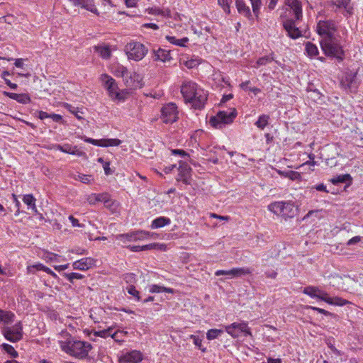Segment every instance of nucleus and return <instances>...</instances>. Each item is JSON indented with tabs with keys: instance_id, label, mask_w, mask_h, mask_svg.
<instances>
[{
	"instance_id": "6e6d98bb",
	"label": "nucleus",
	"mask_w": 363,
	"mask_h": 363,
	"mask_svg": "<svg viewBox=\"0 0 363 363\" xmlns=\"http://www.w3.org/2000/svg\"><path fill=\"white\" fill-rule=\"evenodd\" d=\"M231 0H218V4L223 7V9L226 10H230L229 4Z\"/></svg>"
},
{
	"instance_id": "58836bf2",
	"label": "nucleus",
	"mask_w": 363,
	"mask_h": 363,
	"mask_svg": "<svg viewBox=\"0 0 363 363\" xmlns=\"http://www.w3.org/2000/svg\"><path fill=\"white\" fill-rule=\"evenodd\" d=\"M121 143L119 139H101V147L118 146Z\"/></svg>"
},
{
	"instance_id": "a18cd8bd",
	"label": "nucleus",
	"mask_w": 363,
	"mask_h": 363,
	"mask_svg": "<svg viewBox=\"0 0 363 363\" xmlns=\"http://www.w3.org/2000/svg\"><path fill=\"white\" fill-rule=\"evenodd\" d=\"M76 179L80 181L81 182L84 184H89L91 181L94 180L91 175H87L84 174H79L77 175V178Z\"/></svg>"
},
{
	"instance_id": "7ed1b4c3",
	"label": "nucleus",
	"mask_w": 363,
	"mask_h": 363,
	"mask_svg": "<svg viewBox=\"0 0 363 363\" xmlns=\"http://www.w3.org/2000/svg\"><path fill=\"white\" fill-rule=\"evenodd\" d=\"M91 349L92 346L89 342L80 340L69 341L62 346V350L65 352L79 359L86 357Z\"/></svg>"
},
{
	"instance_id": "423d86ee",
	"label": "nucleus",
	"mask_w": 363,
	"mask_h": 363,
	"mask_svg": "<svg viewBox=\"0 0 363 363\" xmlns=\"http://www.w3.org/2000/svg\"><path fill=\"white\" fill-rule=\"evenodd\" d=\"M128 57L135 61L142 60L147 53V48L139 42H130L125 47Z\"/></svg>"
},
{
	"instance_id": "cd10ccee",
	"label": "nucleus",
	"mask_w": 363,
	"mask_h": 363,
	"mask_svg": "<svg viewBox=\"0 0 363 363\" xmlns=\"http://www.w3.org/2000/svg\"><path fill=\"white\" fill-rule=\"evenodd\" d=\"M14 317L15 315L12 312L0 309V323H4V324L11 323L13 321Z\"/></svg>"
},
{
	"instance_id": "338daca9",
	"label": "nucleus",
	"mask_w": 363,
	"mask_h": 363,
	"mask_svg": "<svg viewBox=\"0 0 363 363\" xmlns=\"http://www.w3.org/2000/svg\"><path fill=\"white\" fill-rule=\"evenodd\" d=\"M160 245L157 243H152L149 245H143L142 248H143V250H150L152 249L157 248Z\"/></svg>"
},
{
	"instance_id": "473e14b6",
	"label": "nucleus",
	"mask_w": 363,
	"mask_h": 363,
	"mask_svg": "<svg viewBox=\"0 0 363 363\" xmlns=\"http://www.w3.org/2000/svg\"><path fill=\"white\" fill-rule=\"evenodd\" d=\"M269 116L262 114L259 116L258 120L255 122V125L259 129L263 130L269 124Z\"/></svg>"
},
{
	"instance_id": "dca6fc26",
	"label": "nucleus",
	"mask_w": 363,
	"mask_h": 363,
	"mask_svg": "<svg viewBox=\"0 0 363 363\" xmlns=\"http://www.w3.org/2000/svg\"><path fill=\"white\" fill-rule=\"evenodd\" d=\"M143 359V354L138 350L124 353L120 358L121 363H138Z\"/></svg>"
},
{
	"instance_id": "b1692460",
	"label": "nucleus",
	"mask_w": 363,
	"mask_h": 363,
	"mask_svg": "<svg viewBox=\"0 0 363 363\" xmlns=\"http://www.w3.org/2000/svg\"><path fill=\"white\" fill-rule=\"evenodd\" d=\"M235 5L238 12L248 18L252 17L249 6H246L244 0H235Z\"/></svg>"
},
{
	"instance_id": "20e7f679",
	"label": "nucleus",
	"mask_w": 363,
	"mask_h": 363,
	"mask_svg": "<svg viewBox=\"0 0 363 363\" xmlns=\"http://www.w3.org/2000/svg\"><path fill=\"white\" fill-rule=\"evenodd\" d=\"M268 209L284 219L294 218L296 215V209L291 202H274L268 206Z\"/></svg>"
},
{
	"instance_id": "680f3d73",
	"label": "nucleus",
	"mask_w": 363,
	"mask_h": 363,
	"mask_svg": "<svg viewBox=\"0 0 363 363\" xmlns=\"http://www.w3.org/2000/svg\"><path fill=\"white\" fill-rule=\"evenodd\" d=\"M84 141H86V142H87L89 143H91L92 145L101 147V140H96V139H93V138H86L84 140Z\"/></svg>"
},
{
	"instance_id": "2eb2a0df",
	"label": "nucleus",
	"mask_w": 363,
	"mask_h": 363,
	"mask_svg": "<svg viewBox=\"0 0 363 363\" xmlns=\"http://www.w3.org/2000/svg\"><path fill=\"white\" fill-rule=\"evenodd\" d=\"M88 202L91 205H94L96 202H103L106 207L111 206L112 201L111 196L107 193L92 194L87 199Z\"/></svg>"
},
{
	"instance_id": "de8ad7c7",
	"label": "nucleus",
	"mask_w": 363,
	"mask_h": 363,
	"mask_svg": "<svg viewBox=\"0 0 363 363\" xmlns=\"http://www.w3.org/2000/svg\"><path fill=\"white\" fill-rule=\"evenodd\" d=\"M252 3V11L256 17H258L259 9L261 6V0H250Z\"/></svg>"
},
{
	"instance_id": "f704fd0d",
	"label": "nucleus",
	"mask_w": 363,
	"mask_h": 363,
	"mask_svg": "<svg viewBox=\"0 0 363 363\" xmlns=\"http://www.w3.org/2000/svg\"><path fill=\"white\" fill-rule=\"evenodd\" d=\"M305 50L310 57H315L318 54L317 46L311 42H307L305 44Z\"/></svg>"
},
{
	"instance_id": "7c9ffc66",
	"label": "nucleus",
	"mask_w": 363,
	"mask_h": 363,
	"mask_svg": "<svg viewBox=\"0 0 363 363\" xmlns=\"http://www.w3.org/2000/svg\"><path fill=\"white\" fill-rule=\"evenodd\" d=\"M325 302L328 303L330 305H335L339 306H343L348 303V301L345 299H343L340 297L330 298L328 296V294H326L325 298L324 300Z\"/></svg>"
},
{
	"instance_id": "4c0bfd02",
	"label": "nucleus",
	"mask_w": 363,
	"mask_h": 363,
	"mask_svg": "<svg viewBox=\"0 0 363 363\" xmlns=\"http://www.w3.org/2000/svg\"><path fill=\"white\" fill-rule=\"evenodd\" d=\"M108 91L110 96L114 99L121 100L122 98L121 97L120 93L118 91V86L115 82L113 84H110L109 87L106 89Z\"/></svg>"
},
{
	"instance_id": "052dcab7",
	"label": "nucleus",
	"mask_w": 363,
	"mask_h": 363,
	"mask_svg": "<svg viewBox=\"0 0 363 363\" xmlns=\"http://www.w3.org/2000/svg\"><path fill=\"white\" fill-rule=\"evenodd\" d=\"M266 277L270 278V279H276L277 277V272L274 270H269L265 272L264 273Z\"/></svg>"
},
{
	"instance_id": "f8f14e48",
	"label": "nucleus",
	"mask_w": 363,
	"mask_h": 363,
	"mask_svg": "<svg viewBox=\"0 0 363 363\" xmlns=\"http://www.w3.org/2000/svg\"><path fill=\"white\" fill-rule=\"evenodd\" d=\"M331 5L335 7V11H340L345 16L353 13L351 0H331Z\"/></svg>"
},
{
	"instance_id": "aec40b11",
	"label": "nucleus",
	"mask_w": 363,
	"mask_h": 363,
	"mask_svg": "<svg viewBox=\"0 0 363 363\" xmlns=\"http://www.w3.org/2000/svg\"><path fill=\"white\" fill-rule=\"evenodd\" d=\"M340 84L345 89H352L357 87L356 74L353 73L347 74L341 80Z\"/></svg>"
},
{
	"instance_id": "69168bd1",
	"label": "nucleus",
	"mask_w": 363,
	"mask_h": 363,
	"mask_svg": "<svg viewBox=\"0 0 363 363\" xmlns=\"http://www.w3.org/2000/svg\"><path fill=\"white\" fill-rule=\"evenodd\" d=\"M109 165H110V162H106L104 164L103 167H104V172H105L106 175H110V174H111L113 173V172L111 171V169L109 167Z\"/></svg>"
},
{
	"instance_id": "c85d7f7f",
	"label": "nucleus",
	"mask_w": 363,
	"mask_h": 363,
	"mask_svg": "<svg viewBox=\"0 0 363 363\" xmlns=\"http://www.w3.org/2000/svg\"><path fill=\"white\" fill-rule=\"evenodd\" d=\"M352 178L349 174H340L337 177L332 178L330 181L333 184H337L340 183H348L350 185L352 183Z\"/></svg>"
},
{
	"instance_id": "864d4df0",
	"label": "nucleus",
	"mask_w": 363,
	"mask_h": 363,
	"mask_svg": "<svg viewBox=\"0 0 363 363\" xmlns=\"http://www.w3.org/2000/svg\"><path fill=\"white\" fill-rule=\"evenodd\" d=\"M123 279L129 284L135 282V274L133 273H126L123 275Z\"/></svg>"
},
{
	"instance_id": "9d476101",
	"label": "nucleus",
	"mask_w": 363,
	"mask_h": 363,
	"mask_svg": "<svg viewBox=\"0 0 363 363\" xmlns=\"http://www.w3.org/2000/svg\"><path fill=\"white\" fill-rule=\"evenodd\" d=\"M4 335L10 342H16L19 341L23 337L21 323L19 322L11 328H6L4 331Z\"/></svg>"
},
{
	"instance_id": "9b49d317",
	"label": "nucleus",
	"mask_w": 363,
	"mask_h": 363,
	"mask_svg": "<svg viewBox=\"0 0 363 363\" xmlns=\"http://www.w3.org/2000/svg\"><path fill=\"white\" fill-rule=\"evenodd\" d=\"M252 270L248 267L233 268L230 270H217L215 275L218 277L221 275H226L230 279L238 278L242 276L248 275L252 274Z\"/></svg>"
},
{
	"instance_id": "412c9836",
	"label": "nucleus",
	"mask_w": 363,
	"mask_h": 363,
	"mask_svg": "<svg viewBox=\"0 0 363 363\" xmlns=\"http://www.w3.org/2000/svg\"><path fill=\"white\" fill-rule=\"evenodd\" d=\"M56 149L61 152L77 156H83L85 155L84 152L79 150L76 146L72 147L69 144H65L63 145H57Z\"/></svg>"
},
{
	"instance_id": "72a5a7b5",
	"label": "nucleus",
	"mask_w": 363,
	"mask_h": 363,
	"mask_svg": "<svg viewBox=\"0 0 363 363\" xmlns=\"http://www.w3.org/2000/svg\"><path fill=\"white\" fill-rule=\"evenodd\" d=\"M149 291L150 293H161V292H166V293H170V294L174 293V290L172 289L160 286V285H157V284L151 285L150 286Z\"/></svg>"
},
{
	"instance_id": "a878e982",
	"label": "nucleus",
	"mask_w": 363,
	"mask_h": 363,
	"mask_svg": "<svg viewBox=\"0 0 363 363\" xmlns=\"http://www.w3.org/2000/svg\"><path fill=\"white\" fill-rule=\"evenodd\" d=\"M171 223V220L167 217H158L154 219L151 223V228L152 229L160 228L169 225Z\"/></svg>"
},
{
	"instance_id": "6e6552de",
	"label": "nucleus",
	"mask_w": 363,
	"mask_h": 363,
	"mask_svg": "<svg viewBox=\"0 0 363 363\" xmlns=\"http://www.w3.org/2000/svg\"><path fill=\"white\" fill-rule=\"evenodd\" d=\"M337 24L334 21H320L317 25L318 33L323 38L335 37L337 30Z\"/></svg>"
},
{
	"instance_id": "a19ab883",
	"label": "nucleus",
	"mask_w": 363,
	"mask_h": 363,
	"mask_svg": "<svg viewBox=\"0 0 363 363\" xmlns=\"http://www.w3.org/2000/svg\"><path fill=\"white\" fill-rule=\"evenodd\" d=\"M223 333V331L222 330L211 329V330H208V332L206 333V338L208 340H214V339L217 338L218 336H220Z\"/></svg>"
},
{
	"instance_id": "e2e57ef3",
	"label": "nucleus",
	"mask_w": 363,
	"mask_h": 363,
	"mask_svg": "<svg viewBox=\"0 0 363 363\" xmlns=\"http://www.w3.org/2000/svg\"><path fill=\"white\" fill-rule=\"evenodd\" d=\"M312 189H315L318 191L328 192V191L326 189V186L323 183L317 184L315 186H313Z\"/></svg>"
},
{
	"instance_id": "c9c22d12",
	"label": "nucleus",
	"mask_w": 363,
	"mask_h": 363,
	"mask_svg": "<svg viewBox=\"0 0 363 363\" xmlns=\"http://www.w3.org/2000/svg\"><path fill=\"white\" fill-rule=\"evenodd\" d=\"M81 7L96 15L99 14L98 9L95 7L94 0H84Z\"/></svg>"
},
{
	"instance_id": "bf43d9fd",
	"label": "nucleus",
	"mask_w": 363,
	"mask_h": 363,
	"mask_svg": "<svg viewBox=\"0 0 363 363\" xmlns=\"http://www.w3.org/2000/svg\"><path fill=\"white\" fill-rule=\"evenodd\" d=\"M69 220L72 223V226L74 227H83L84 225L79 223V220L75 218L73 216H69Z\"/></svg>"
},
{
	"instance_id": "2f4dec72",
	"label": "nucleus",
	"mask_w": 363,
	"mask_h": 363,
	"mask_svg": "<svg viewBox=\"0 0 363 363\" xmlns=\"http://www.w3.org/2000/svg\"><path fill=\"white\" fill-rule=\"evenodd\" d=\"M95 51L104 59H108L111 57V49L108 45H98L94 47Z\"/></svg>"
},
{
	"instance_id": "37998d69",
	"label": "nucleus",
	"mask_w": 363,
	"mask_h": 363,
	"mask_svg": "<svg viewBox=\"0 0 363 363\" xmlns=\"http://www.w3.org/2000/svg\"><path fill=\"white\" fill-rule=\"evenodd\" d=\"M190 338L193 340L194 345L198 347V348L203 352L206 351V348L202 347V340L199 337L194 335H191Z\"/></svg>"
},
{
	"instance_id": "1a4fd4ad",
	"label": "nucleus",
	"mask_w": 363,
	"mask_h": 363,
	"mask_svg": "<svg viewBox=\"0 0 363 363\" xmlns=\"http://www.w3.org/2000/svg\"><path fill=\"white\" fill-rule=\"evenodd\" d=\"M225 331L234 338L238 337L241 333H243L245 336H252L250 329L245 322L233 323L227 325Z\"/></svg>"
},
{
	"instance_id": "774afa93",
	"label": "nucleus",
	"mask_w": 363,
	"mask_h": 363,
	"mask_svg": "<svg viewBox=\"0 0 363 363\" xmlns=\"http://www.w3.org/2000/svg\"><path fill=\"white\" fill-rule=\"evenodd\" d=\"M360 240H361L360 236L353 237L352 238H351L350 240H348L347 245H354V244L359 242Z\"/></svg>"
},
{
	"instance_id": "e433bc0d",
	"label": "nucleus",
	"mask_w": 363,
	"mask_h": 363,
	"mask_svg": "<svg viewBox=\"0 0 363 363\" xmlns=\"http://www.w3.org/2000/svg\"><path fill=\"white\" fill-rule=\"evenodd\" d=\"M166 38L169 43H171L174 45H178V46H180V47H184L185 43L189 41V38L186 37L183 38L182 39H177L174 36L167 35Z\"/></svg>"
},
{
	"instance_id": "3c124183",
	"label": "nucleus",
	"mask_w": 363,
	"mask_h": 363,
	"mask_svg": "<svg viewBox=\"0 0 363 363\" xmlns=\"http://www.w3.org/2000/svg\"><path fill=\"white\" fill-rule=\"evenodd\" d=\"M126 334V333H123L122 331H116L113 333H111V337L116 341V342H122V337Z\"/></svg>"
},
{
	"instance_id": "39448f33",
	"label": "nucleus",
	"mask_w": 363,
	"mask_h": 363,
	"mask_svg": "<svg viewBox=\"0 0 363 363\" xmlns=\"http://www.w3.org/2000/svg\"><path fill=\"white\" fill-rule=\"evenodd\" d=\"M237 116L235 108L230 111H220L210 118L209 123L216 128H223L225 125L233 123Z\"/></svg>"
},
{
	"instance_id": "4468645a",
	"label": "nucleus",
	"mask_w": 363,
	"mask_h": 363,
	"mask_svg": "<svg viewBox=\"0 0 363 363\" xmlns=\"http://www.w3.org/2000/svg\"><path fill=\"white\" fill-rule=\"evenodd\" d=\"M283 27L287 32V35L292 39H297L301 36V32L296 27L295 21L293 19H286L283 21Z\"/></svg>"
},
{
	"instance_id": "8fccbe9b",
	"label": "nucleus",
	"mask_w": 363,
	"mask_h": 363,
	"mask_svg": "<svg viewBox=\"0 0 363 363\" xmlns=\"http://www.w3.org/2000/svg\"><path fill=\"white\" fill-rule=\"evenodd\" d=\"M273 60V58L269 57V56H264V57H260L258 59V60L257 61V66H262V65H265L271 62H272Z\"/></svg>"
},
{
	"instance_id": "ea45409f",
	"label": "nucleus",
	"mask_w": 363,
	"mask_h": 363,
	"mask_svg": "<svg viewBox=\"0 0 363 363\" xmlns=\"http://www.w3.org/2000/svg\"><path fill=\"white\" fill-rule=\"evenodd\" d=\"M1 347L6 352L9 354L12 357L16 358L18 357V353L16 351V350L12 345L4 343L1 345Z\"/></svg>"
},
{
	"instance_id": "ddd939ff",
	"label": "nucleus",
	"mask_w": 363,
	"mask_h": 363,
	"mask_svg": "<svg viewBox=\"0 0 363 363\" xmlns=\"http://www.w3.org/2000/svg\"><path fill=\"white\" fill-rule=\"evenodd\" d=\"M179 174L177 178V181H182L185 184H190L191 171V169L187 162L184 161L179 162V167L178 168Z\"/></svg>"
},
{
	"instance_id": "c756f323",
	"label": "nucleus",
	"mask_w": 363,
	"mask_h": 363,
	"mask_svg": "<svg viewBox=\"0 0 363 363\" xmlns=\"http://www.w3.org/2000/svg\"><path fill=\"white\" fill-rule=\"evenodd\" d=\"M277 172L280 176L289 178L292 181L298 180L301 179V174L298 172H295V171H292V170H287V171L278 170Z\"/></svg>"
},
{
	"instance_id": "a211bd4d",
	"label": "nucleus",
	"mask_w": 363,
	"mask_h": 363,
	"mask_svg": "<svg viewBox=\"0 0 363 363\" xmlns=\"http://www.w3.org/2000/svg\"><path fill=\"white\" fill-rule=\"evenodd\" d=\"M303 293L309 296L311 298H316L321 301L325 300L326 292L319 289L316 286H308L304 288Z\"/></svg>"
},
{
	"instance_id": "393cba45",
	"label": "nucleus",
	"mask_w": 363,
	"mask_h": 363,
	"mask_svg": "<svg viewBox=\"0 0 363 363\" xmlns=\"http://www.w3.org/2000/svg\"><path fill=\"white\" fill-rule=\"evenodd\" d=\"M154 53L155 60H160L162 62H166L172 59L169 51L162 48H159L157 50H154Z\"/></svg>"
},
{
	"instance_id": "0e129e2a",
	"label": "nucleus",
	"mask_w": 363,
	"mask_h": 363,
	"mask_svg": "<svg viewBox=\"0 0 363 363\" xmlns=\"http://www.w3.org/2000/svg\"><path fill=\"white\" fill-rule=\"evenodd\" d=\"M50 118L52 119L53 121L57 123L62 121V117L61 115L59 114L52 113L50 115Z\"/></svg>"
},
{
	"instance_id": "c03bdc74",
	"label": "nucleus",
	"mask_w": 363,
	"mask_h": 363,
	"mask_svg": "<svg viewBox=\"0 0 363 363\" xmlns=\"http://www.w3.org/2000/svg\"><path fill=\"white\" fill-rule=\"evenodd\" d=\"M102 82L104 84L105 87L107 89L110 84H113L116 81L111 77L107 74H102L101 77Z\"/></svg>"
},
{
	"instance_id": "f03ea898",
	"label": "nucleus",
	"mask_w": 363,
	"mask_h": 363,
	"mask_svg": "<svg viewBox=\"0 0 363 363\" xmlns=\"http://www.w3.org/2000/svg\"><path fill=\"white\" fill-rule=\"evenodd\" d=\"M320 46L325 55L335 57L338 61L344 59V50L335 37L323 38L320 40Z\"/></svg>"
},
{
	"instance_id": "0eeeda50",
	"label": "nucleus",
	"mask_w": 363,
	"mask_h": 363,
	"mask_svg": "<svg viewBox=\"0 0 363 363\" xmlns=\"http://www.w3.org/2000/svg\"><path fill=\"white\" fill-rule=\"evenodd\" d=\"M161 119L164 123H173L179 119V111L176 104L169 102L161 108Z\"/></svg>"
},
{
	"instance_id": "09e8293b",
	"label": "nucleus",
	"mask_w": 363,
	"mask_h": 363,
	"mask_svg": "<svg viewBox=\"0 0 363 363\" xmlns=\"http://www.w3.org/2000/svg\"><path fill=\"white\" fill-rule=\"evenodd\" d=\"M127 291L129 294L135 296L138 301L140 300V296L139 295L140 293L133 285H130L127 287Z\"/></svg>"
},
{
	"instance_id": "4d7b16f0",
	"label": "nucleus",
	"mask_w": 363,
	"mask_h": 363,
	"mask_svg": "<svg viewBox=\"0 0 363 363\" xmlns=\"http://www.w3.org/2000/svg\"><path fill=\"white\" fill-rule=\"evenodd\" d=\"M12 197H13V203H15V206L16 208H17L16 210V212L15 213L16 216H18L19 213H20V206H21V203L20 201L18 200L17 199V196L16 194H12Z\"/></svg>"
},
{
	"instance_id": "13d9d810",
	"label": "nucleus",
	"mask_w": 363,
	"mask_h": 363,
	"mask_svg": "<svg viewBox=\"0 0 363 363\" xmlns=\"http://www.w3.org/2000/svg\"><path fill=\"white\" fill-rule=\"evenodd\" d=\"M308 158L310 159L309 161H307L304 164H308V165H312V166H315L317 164V162L315 161V155L313 154V153H310L308 155Z\"/></svg>"
},
{
	"instance_id": "4be33fe9",
	"label": "nucleus",
	"mask_w": 363,
	"mask_h": 363,
	"mask_svg": "<svg viewBox=\"0 0 363 363\" xmlns=\"http://www.w3.org/2000/svg\"><path fill=\"white\" fill-rule=\"evenodd\" d=\"M286 4L293 11L296 20L299 21L302 18V6L298 0H288Z\"/></svg>"
},
{
	"instance_id": "6ab92c4d",
	"label": "nucleus",
	"mask_w": 363,
	"mask_h": 363,
	"mask_svg": "<svg viewBox=\"0 0 363 363\" xmlns=\"http://www.w3.org/2000/svg\"><path fill=\"white\" fill-rule=\"evenodd\" d=\"M93 264V259L85 257L73 262L72 267L74 269L85 271L91 268Z\"/></svg>"
},
{
	"instance_id": "f3484780",
	"label": "nucleus",
	"mask_w": 363,
	"mask_h": 363,
	"mask_svg": "<svg viewBox=\"0 0 363 363\" xmlns=\"http://www.w3.org/2000/svg\"><path fill=\"white\" fill-rule=\"evenodd\" d=\"M155 233H150L147 231H137L132 233L120 235V238H125L128 241L142 240L148 238L150 236L153 237Z\"/></svg>"
},
{
	"instance_id": "5701e85b",
	"label": "nucleus",
	"mask_w": 363,
	"mask_h": 363,
	"mask_svg": "<svg viewBox=\"0 0 363 363\" xmlns=\"http://www.w3.org/2000/svg\"><path fill=\"white\" fill-rule=\"evenodd\" d=\"M4 94L10 99L16 100L18 103L26 104L30 102V98L28 94H16L11 92L4 91Z\"/></svg>"
},
{
	"instance_id": "5fc2aeb1",
	"label": "nucleus",
	"mask_w": 363,
	"mask_h": 363,
	"mask_svg": "<svg viewBox=\"0 0 363 363\" xmlns=\"http://www.w3.org/2000/svg\"><path fill=\"white\" fill-rule=\"evenodd\" d=\"M172 155H179L182 157H189V155L188 153H186L184 150H179V149H174V150H172Z\"/></svg>"
},
{
	"instance_id": "49530a36",
	"label": "nucleus",
	"mask_w": 363,
	"mask_h": 363,
	"mask_svg": "<svg viewBox=\"0 0 363 363\" xmlns=\"http://www.w3.org/2000/svg\"><path fill=\"white\" fill-rule=\"evenodd\" d=\"M111 332H112V328H108V329H106V330L95 331L94 334L95 336H99L101 337L106 338V337L111 336Z\"/></svg>"
},
{
	"instance_id": "79ce46f5",
	"label": "nucleus",
	"mask_w": 363,
	"mask_h": 363,
	"mask_svg": "<svg viewBox=\"0 0 363 363\" xmlns=\"http://www.w3.org/2000/svg\"><path fill=\"white\" fill-rule=\"evenodd\" d=\"M63 275L72 284L74 283V279H82L84 278V275L76 272L64 273Z\"/></svg>"
},
{
	"instance_id": "603ef678",
	"label": "nucleus",
	"mask_w": 363,
	"mask_h": 363,
	"mask_svg": "<svg viewBox=\"0 0 363 363\" xmlns=\"http://www.w3.org/2000/svg\"><path fill=\"white\" fill-rule=\"evenodd\" d=\"M308 308L313 311H317V312L322 313L326 316H335V315L333 313H332L325 309L320 308H318V307H315V306H308Z\"/></svg>"
},
{
	"instance_id": "bb28decb",
	"label": "nucleus",
	"mask_w": 363,
	"mask_h": 363,
	"mask_svg": "<svg viewBox=\"0 0 363 363\" xmlns=\"http://www.w3.org/2000/svg\"><path fill=\"white\" fill-rule=\"evenodd\" d=\"M35 201L36 199L32 194H26L23 196V201L28 206V209H31L33 213H38Z\"/></svg>"
},
{
	"instance_id": "f257e3e1",
	"label": "nucleus",
	"mask_w": 363,
	"mask_h": 363,
	"mask_svg": "<svg viewBox=\"0 0 363 363\" xmlns=\"http://www.w3.org/2000/svg\"><path fill=\"white\" fill-rule=\"evenodd\" d=\"M181 92L186 103H189L192 108L201 110L204 108L207 101V92L191 82H184L181 87Z\"/></svg>"
}]
</instances>
